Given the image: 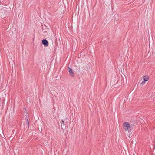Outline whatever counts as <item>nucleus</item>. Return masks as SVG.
<instances>
[{
	"instance_id": "1",
	"label": "nucleus",
	"mask_w": 155,
	"mask_h": 155,
	"mask_svg": "<svg viewBox=\"0 0 155 155\" xmlns=\"http://www.w3.org/2000/svg\"><path fill=\"white\" fill-rule=\"evenodd\" d=\"M123 126L125 131H128V129L130 127V124L128 122H126L123 124Z\"/></svg>"
},
{
	"instance_id": "2",
	"label": "nucleus",
	"mask_w": 155,
	"mask_h": 155,
	"mask_svg": "<svg viewBox=\"0 0 155 155\" xmlns=\"http://www.w3.org/2000/svg\"><path fill=\"white\" fill-rule=\"evenodd\" d=\"M68 72L69 73L70 75L72 77H74V74L72 69L70 67H68Z\"/></svg>"
},
{
	"instance_id": "3",
	"label": "nucleus",
	"mask_w": 155,
	"mask_h": 155,
	"mask_svg": "<svg viewBox=\"0 0 155 155\" xmlns=\"http://www.w3.org/2000/svg\"><path fill=\"white\" fill-rule=\"evenodd\" d=\"M42 43L45 46H48V41L46 39H44L42 40Z\"/></svg>"
},
{
	"instance_id": "4",
	"label": "nucleus",
	"mask_w": 155,
	"mask_h": 155,
	"mask_svg": "<svg viewBox=\"0 0 155 155\" xmlns=\"http://www.w3.org/2000/svg\"><path fill=\"white\" fill-rule=\"evenodd\" d=\"M143 79L144 81H147L149 79V77L147 75L146 76H144L143 78Z\"/></svg>"
},
{
	"instance_id": "5",
	"label": "nucleus",
	"mask_w": 155,
	"mask_h": 155,
	"mask_svg": "<svg viewBox=\"0 0 155 155\" xmlns=\"http://www.w3.org/2000/svg\"><path fill=\"white\" fill-rule=\"evenodd\" d=\"M145 81H142V82L141 83V84H145Z\"/></svg>"
},
{
	"instance_id": "6",
	"label": "nucleus",
	"mask_w": 155,
	"mask_h": 155,
	"mask_svg": "<svg viewBox=\"0 0 155 155\" xmlns=\"http://www.w3.org/2000/svg\"><path fill=\"white\" fill-rule=\"evenodd\" d=\"M61 122H62V124H63L64 125V121H63V120H61Z\"/></svg>"
}]
</instances>
